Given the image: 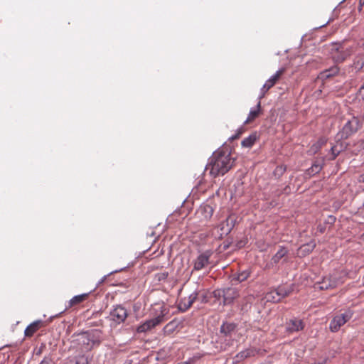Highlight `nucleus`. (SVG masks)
<instances>
[{
  "mask_svg": "<svg viewBox=\"0 0 364 364\" xmlns=\"http://www.w3.org/2000/svg\"><path fill=\"white\" fill-rule=\"evenodd\" d=\"M360 128V121L357 117H352L348 120L346 124L343 126L341 131V137L348 138L351 134L356 132Z\"/></svg>",
  "mask_w": 364,
  "mask_h": 364,
  "instance_id": "7",
  "label": "nucleus"
},
{
  "mask_svg": "<svg viewBox=\"0 0 364 364\" xmlns=\"http://www.w3.org/2000/svg\"><path fill=\"white\" fill-rule=\"evenodd\" d=\"M358 95L362 100H364V85H363L358 90Z\"/></svg>",
  "mask_w": 364,
  "mask_h": 364,
  "instance_id": "37",
  "label": "nucleus"
},
{
  "mask_svg": "<svg viewBox=\"0 0 364 364\" xmlns=\"http://www.w3.org/2000/svg\"><path fill=\"white\" fill-rule=\"evenodd\" d=\"M353 311L350 309L346 310L343 313L336 315L333 317L329 324V328L331 332H337L341 326L351 319Z\"/></svg>",
  "mask_w": 364,
  "mask_h": 364,
  "instance_id": "4",
  "label": "nucleus"
},
{
  "mask_svg": "<svg viewBox=\"0 0 364 364\" xmlns=\"http://www.w3.org/2000/svg\"><path fill=\"white\" fill-rule=\"evenodd\" d=\"M254 299V296L251 294L245 296L240 302V309L242 311H247L251 306V304Z\"/></svg>",
  "mask_w": 364,
  "mask_h": 364,
  "instance_id": "21",
  "label": "nucleus"
},
{
  "mask_svg": "<svg viewBox=\"0 0 364 364\" xmlns=\"http://www.w3.org/2000/svg\"><path fill=\"white\" fill-rule=\"evenodd\" d=\"M266 299L267 301H271V302H279L280 301V299H279V296L277 295V292L275 291V290H272L269 292H268L267 294H266V296H265Z\"/></svg>",
  "mask_w": 364,
  "mask_h": 364,
  "instance_id": "27",
  "label": "nucleus"
},
{
  "mask_svg": "<svg viewBox=\"0 0 364 364\" xmlns=\"http://www.w3.org/2000/svg\"><path fill=\"white\" fill-rule=\"evenodd\" d=\"M213 208L210 205L200 206L198 210V214H201L206 220L210 219L213 214Z\"/></svg>",
  "mask_w": 364,
  "mask_h": 364,
  "instance_id": "19",
  "label": "nucleus"
},
{
  "mask_svg": "<svg viewBox=\"0 0 364 364\" xmlns=\"http://www.w3.org/2000/svg\"><path fill=\"white\" fill-rule=\"evenodd\" d=\"M335 221H336V218L334 216H333V215L328 216V221H327L328 223L333 224L335 223Z\"/></svg>",
  "mask_w": 364,
  "mask_h": 364,
  "instance_id": "39",
  "label": "nucleus"
},
{
  "mask_svg": "<svg viewBox=\"0 0 364 364\" xmlns=\"http://www.w3.org/2000/svg\"><path fill=\"white\" fill-rule=\"evenodd\" d=\"M198 296V292L194 291L189 296L182 299L178 304L179 310L183 312L187 311L197 299Z\"/></svg>",
  "mask_w": 364,
  "mask_h": 364,
  "instance_id": "12",
  "label": "nucleus"
},
{
  "mask_svg": "<svg viewBox=\"0 0 364 364\" xmlns=\"http://www.w3.org/2000/svg\"><path fill=\"white\" fill-rule=\"evenodd\" d=\"M232 222L233 220H231L230 217H229L219 225L218 228L220 230V232L218 233V237L220 239L223 238L225 235H228L230 232L233 226Z\"/></svg>",
  "mask_w": 364,
  "mask_h": 364,
  "instance_id": "13",
  "label": "nucleus"
},
{
  "mask_svg": "<svg viewBox=\"0 0 364 364\" xmlns=\"http://www.w3.org/2000/svg\"><path fill=\"white\" fill-rule=\"evenodd\" d=\"M286 171V167L284 166H278L275 168L274 173L275 176H280Z\"/></svg>",
  "mask_w": 364,
  "mask_h": 364,
  "instance_id": "32",
  "label": "nucleus"
},
{
  "mask_svg": "<svg viewBox=\"0 0 364 364\" xmlns=\"http://www.w3.org/2000/svg\"><path fill=\"white\" fill-rule=\"evenodd\" d=\"M315 244L313 243V244H307V245H304L301 247V249L303 250V251L304 252H311L314 248L315 247Z\"/></svg>",
  "mask_w": 364,
  "mask_h": 364,
  "instance_id": "34",
  "label": "nucleus"
},
{
  "mask_svg": "<svg viewBox=\"0 0 364 364\" xmlns=\"http://www.w3.org/2000/svg\"><path fill=\"white\" fill-rule=\"evenodd\" d=\"M326 142L327 139L326 138H320L311 146L309 151L312 154L317 153L321 149V148L326 144Z\"/></svg>",
  "mask_w": 364,
  "mask_h": 364,
  "instance_id": "24",
  "label": "nucleus"
},
{
  "mask_svg": "<svg viewBox=\"0 0 364 364\" xmlns=\"http://www.w3.org/2000/svg\"><path fill=\"white\" fill-rule=\"evenodd\" d=\"M284 68H280L275 73V74L270 77V78L269 79V81H271L274 85H275L277 82V81L280 79L281 76L284 73Z\"/></svg>",
  "mask_w": 364,
  "mask_h": 364,
  "instance_id": "29",
  "label": "nucleus"
},
{
  "mask_svg": "<svg viewBox=\"0 0 364 364\" xmlns=\"http://www.w3.org/2000/svg\"><path fill=\"white\" fill-rule=\"evenodd\" d=\"M43 321L41 320H36L28 325L25 329L24 334L26 337H31L33 334L43 326Z\"/></svg>",
  "mask_w": 364,
  "mask_h": 364,
  "instance_id": "15",
  "label": "nucleus"
},
{
  "mask_svg": "<svg viewBox=\"0 0 364 364\" xmlns=\"http://www.w3.org/2000/svg\"><path fill=\"white\" fill-rule=\"evenodd\" d=\"M315 168H316V170L318 171L321 169V167L319 166L316 165Z\"/></svg>",
  "mask_w": 364,
  "mask_h": 364,
  "instance_id": "43",
  "label": "nucleus"
},
{
  "mask_svg": "<svg viewBox=\"0 0 364 364\" xmlns=\"http://www.w3.org/2000/svg\"><path fill=\"white\" fill-rule=\"evenodd\" d=\"M213 255L211 250H206L200 254L193 262V270L199 271L208 267L210 264V258Z\"/></svg>",
  "mask_w": 364,
  "mask_h": 364,
  "instance_id": "8",
  "label": "nucleus"
},
{
  "mask_svg": "<svg viewBox=\"0 0 364 364\" xmlns=\"http://www.w3.org/2000/svg\"><path fill=\"white\" fill-rule=\"evenodd\" d=\"M274 290L281 300L282 299L288 296L291 293L292 288L290 287L280 286Z\"/></svg>",
  "mask_w": 364,
  "mask_h": 364,
  "instance_id": "22",
  "label": "nucleus"
},
{
  "mask_svg": "<svg viewBox=\"0 0 364 364\" xmlns=\"http://www.w3.org/2000/svg\"><path fill=\"white\" fill-rule=\"evenodd\" d=\"M340 147L338 148V145H335V146H333L331 148V152L333 155V157H332V159H335L336 157L340 154V152L342 151V149H341V144L339 145Z\"/></svg>",
  "mask_w": 364,
  "mask_h": 364,
  "instance_id": "31",
  "label": "nucleus"
},
{
  "mask_svg": "<svg viewBox=\"0 0 364 364\" xmlns=\"http://www.w3.org/2000/svg\"><path fill=\"white\" fill-rule=\"evenodd\" d=\"M326 362V359H323L321 361L314 362L312 364H325Z\"/></svg>",
  "mask_w": 364,
  "mask_h": 364,
  "instance_id": "40",
  "label": "nucleus"
},
{
  "mask_svg": "<svg viewBox=\"0 0 364 364\" xmlns=\"http://www.w3.org/2000/svg\"><path fill=\"white\" fill-rule=\"evenodd\" d=\"M260 109H261V102H260V101H259L257 106L255 107L252 108L250 111V113L248 114L247 119L245 122V124H247V123L253 121L255 119H256L259 114Z\"/></svg>",
  "mask_w": 364,
  "mask_h": 364,
  "instance_id": "20",
  "label": "nucleus"
},
{
  "mask_svg": "<svg viewBox=\"0 0 364 364\" xmlns=\"http://www.w3.org/2000/svg\"><path fill=\"white\" fill-rule=\"evenodd\" d=\"M353 53L352 47L336 45L331 49V55L334 62L340 63L346 60Z\"/></svg>",
  "mask_w": 364,
  "mask_h": 364,
  "instance_id": "5",
  "label": "nucleus"
},
{
  "mask_svg": "<svg viewBox=\"0 0 364 364\" xmlns=\"http://www.w3.org/2000/svg\"><path fill=\"white\" fill-rule=\"evenodd\" d=\"M100 342L97 331L81 332L72 336V347L79 349L81 352L90 351L95 344Z\"/></svg>",
  "mask_w": 364,
  "mask_h": 364,
  "instance_id": "2",
  "label": "nucleus"
},
{
  "mask_svg": "<svg viewBox=\"0 0 364 364\" xmlns=\"http://www.w3.org/2000/svg\"><path fill=\"white\" fill-rule=\"evenodd\" d=\"M360 3L363 2V4H364V0H360Z\"/></svg>",
  "mask_w": 364,
  "mask_h": 364,
  "instance_id": "45",
  "label": "nucleus"
},
{
  "mask_svg": "<svg viewBox=\"0 0 364 364\" xmlns=\"http://www.w3.org/2000/svg\"><path fill=\"white\" fill-rule=\"evenodd\" d=\"M274 85L271 82L269 81V80L268 79L266 82L264 84V88H267L268 90H269L270 88H272Z\"/></svg>",
  "mask_w": 364,
  "mask_h": 364,
  "instance_id": "38",
  "label": "nucleus"
},
{
  "mask_svg": "<svg viewBox=\"0 0 364 364\" xmlns=\"http://www.w3.org/2000/svg\"><path fill=\"white\" fill-rule=\"evenodd\" d=\"M338 72L339 68L338 66H333L322 72L321 75L322 78H329L337 75Z\"/></svg>",
  "mask_w": 364,
  "mask_h": 364,
  "instance_id": "25",
  "label": "nucleus"
},
{
  "mask_svg": "<svg viewBox=\"0 0 364 364\" xmlns=\"http://www.w3.org/2000/svg\"><path fill=\"white\" fill-rule=\"evenodd\" d=\"M168 276V272L166 271H162L155 274L154 279L157 282H164L166 280Z\"/></svg>",
  "mask_w": 364,
  "mask_h": 364,
  "instance_id": "30",
  "label": "nucleus"
},
{
  "mask_svg": "<svg viewBox=\"0 0 364 364\" xmlns=\"http://www.w3.org/2000/svg\"><path fill=\"white\" fill-rule=\"evenodd\" d=\"M127 309L121 305L116 306L110 312V319L116 323H121L125 321L127 317Z\"/></svg>",
  "mask_w": 364,
  "mask_h": 364,
  "instance_id": "9",
  "label": "nucleus"
},
{
  "mask_svg": "<svg viewBox=\"0 0 364 364\" xmlns=\"http://www.w3.org/2000/svg\"><path fill=\"white\" fill-rule=\"evenodd\" d=\"M256 140H257V135H256V134H250L249 136L245 138L242 141L241 145L243 147L250 148V147H252L254 145V144L255 143Z\"/></svg>",
  "mask_w": 364,
  "mask_h": 364,
  "instance_id": "26",
  "label": "nucleus"
},
{
  "mask_svg": "<svg viewBox=\"0 0 364 364\" xmlns=\"http://www.w3.org/2000/svg\"><path fill=\"white\" fill-rule=\"evenodd\" d=\"M213 296L216 299L223 298V304L226 306L233 303L234 300L239 296V291L234 287L218 289L213 291Z\"/></svg>",
  "mask_w": 364,
  "mask_h": 364,
  "instance_id": "3",
  "label": "nucleus"
},
{
  "mask_svg": "<svg viewBox=\"0 0 364 364\" xmlns=\"http://www.w3.org/2000/svg\"><path fill=\"white\" fill-rule=\"evenodd\" d=\"M107 279V276H104V277L100 279V281L99 282L98 284H100L103 283V282L105 281V279Z\"/></svg>",
  "mask_w": 364,
  "mask_h": 364,
  "instance_id": "41",
  "label": "nucleus"
},
{
  "mask_svg": "<svg viewBox=\"0 0 364 364\" xmlns=\"http://www.w3.org/2000/svg\"><path fill=\"white\" fill-rule=\"evenodd\" d=\"M342 283L343 280L340 274L336 272L328 277H323L322 281L318 284V288L322 290L333 289Z\"/></svg>",
  "mask_w": 364,
  "mask_h": 364,
  "instance_id": "6",
  "label": "nucleus"
},
{
  "mask_svg": "<svg viewBox=\"0 0 364 364\" xmlns=\"http://www.w3.org/2000/svg\"><path fill=\"white\" fill-rule=\"evenodd\" d=\"M250 275V272L247 269L244 270L237 274V275L233 278V279H236L237 281L242 282L245 281Z\"/></svg>",
  "mask_w": 364,
  "mask_h": 364,
  "instance_id": "28",
  "label": "nucleus"
},
{
  "mask_svg": "<svg viewBox=\"0 0 364 364\" xmlns=\"http://www.w3.org/2000/svg\"><path fill=\"white\" fill-rule=\"evenodd\" d=\"M40 364H55V362L50 358H44Z\"/></svg>",
  "mask_w": 364,
  "mask_h": 364,
  "instance_id": "35",
  "label": "nucleus"
},
{
  "mask_svg": "<svg viewBox=\"0 0 364 364\" xmlns=\"http://www.w3.org/2000/svg\"><path fill=\"white\" fill-rule=\"evenodd\" d=\"M234 159L226 151L219 150L213 154L205 166L211 176H223L232 167Z\"/></svg>",
  "mask_w": 364,
  "mask_h": 364,
  "instance_id": "1",
  "label": "nucleus"
},
{
  "mask_svg": "<svg viewBox=\"0 0 364 364\" xmlns=\"http://www.w3.org/2000/svg\"><path fill=\"white\" fill-rule=\"evenodd\" d=\"M289 250L284 246H279L277 252L272 256L269 265H274L288 262Z\"/></svg>",
  "mask_w": 364,
  "mask_h": 364,
  "instance_id": "10",
  "label": "nucleus"
},
{
  "mask_svg": "<svg viewBox=\"0 0 364 364\" xmlns=\"http://www.w3.org/2000/svg\"><path fill=\"white\" fill-rule=\"evenodd\" d=\"M304 328L303 321L300 319H291L287 323V330L289 332H295L301 331Z\"/></svg>",
  "mask_w": 364,
  "mask_h": 364,
  "instance_id": "17",
  "label": "nucleus"
},
{
  "mask_svg": "<svg viewBox=\"0 0 364 364\" xmlns=\"http://www.w3.org/2000/svg\"><path fill=\"white\" fill-rule=\"evenodd\" d=\"M360 146H362L363 149H364V140L361 141Z\"/></svg>",
  "mask_w": 364,
  "mask_h": 364,
  "instance_id": "44",
  "label": "nucleus"
},
{
  "mask_svg": "<svg viewBox=\"0 0 364 364\" xmlns=\"http://www.w3.org/2000/svg\"><path fill=\"white\" fill-rule=\"evenodd\" d=\"M268 90H269L267 88H264V86L262 87L261 91H260V95H259V101H260V100L264 97L266 92Z\"/></svg>",
  "mask_w": 364,
  "mask_h": 364,
  "instance_id": "36",
  "label": "nucleus"
},
{
  "mask_svg": "<svg viewBox=\"0 0 364 364\" xmlns=\"http://www.w3.org/2000/svg\"><path fill=\"white\" fill-rule=\"evenodd\" d=\"M90 360L89 356L85 354H79L70 360L71 364H88Z\"/></svg>",
  "mask_w": 364,
  "mask_h": 364,
  "instance_id": "23",
  "label": "nucleus"
},
{
  "mask_svg": "<svg viewBox=\"0 0 364 364\" xmlns=\"http://www.w3.org/2000/svg\"><path fill=\"white\" fill-rule=\"evenodd\" d=\"M359 181L364 182V173L360 176Z\"/></svg>",
  "mask_w": 364,
  "mask_h": 364,
  "instance_id": "42",
  "label": "nucleus"
},
{
  "mask_svg": "<svg viewBox=\"0 0 364 364\" xmlns=\"http://www.w3.org/2000/svg\"><path fill=\"white\" fill-rule=\"evenodd\" d=\"M236 324L234 323H223L221 326L220 331L225 337L232 338V335L236 331Z\"/></svg>",
  "mask_w": 364,
  "mask_h": 364,
  "instance_id": "16",
  "label": "nucleus"
},
{
  "mask_svg": "<svg viewBox=\"0 0 364 364\" xmlns=\"http://www.w3.org/2000/svg\"><path fill=\"white\" fill-rule=\"evenodd\" d=\"M259 352V349L251 348H247L244 350H242L241 352L238 353L236 356L235 359L237 362H240L244 360L245 359H247L248 358L254 357L256 355H257Z\"/></svg>",
  "mask_w": 364,
  "mask_h": 364,
  "instance_id": "14",
  "label": "nucleus"
},
{
  "mask_svg": "<svg viewBox=\"0 0 364 364\" xmlns=\"http://www.w3.org/2000/svg\"><path fill=\"white\" fill-rule=\"evenodd\" d=\"M88 295H89V294L87 293V294H82L73 296L68 301V305L66 306L65 310H67L68 309H70V308H71V307H73V306H74L75 305H77V304L83 302L85 300L87 299V298L88 297Z\"/></svg>",
  "mask_w": 364,
  "mask_h": 364,
  "instance_id": "18",
  "label": "nucleus"
},
{
  "mask_svg": "<svg viewBox=\"0 0 364 364\" xmlns=\"http://www.w3.org/2000/svg\"><path fill=\"white\" fill-rule=\"evenodd\" d=\"M164 317V314L162 313L161 315L158 316L157 317L153 318L149 320H146L145 322H144L142 324L136 328V331L138 333H145L157 325H159L160 323L162 322Z\"/></svg>",
  "mask_w": 364,
  "mask_h": 364,
  "instance_id": "11",
  "label": "nucleus"
},
{
  "mask_svg": "<svg viewBox=\"0 0 364 364\" xmlns=\"http://www.w3.org/2000/svg\"><path fill=\"white\" fill-rule=\"evenodd\" d=\"M243 132H244V129L242 127L239 128L237 130L236 134L232 135V136H230L229 138V140L232 141H234V140L238 139L240 136V135L243 133Z\"/></svg>",
  "mask_w": 364,
  "mask_h": 364,
  "instance_id": "33",
  "label": "nucleus"
}]
</instances>
